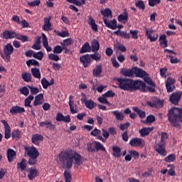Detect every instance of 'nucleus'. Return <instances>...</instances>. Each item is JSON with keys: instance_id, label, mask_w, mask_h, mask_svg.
<instances>
[{"instance_id": "f257e3e1", "label": "nucleus", "mask_w": 182, "mask_h": 182, "mask_svg": "<svg viewBox=\"0 0 182 182\" xmlns=\"http://www.w3.org/2000/svg\"><path fill=\"white\" fill-rule=\"evenodd\" d=\"M59 160L61 164L68 169L73 167V161L77 167L83 164V156L72 149L61 151L59 154Z\"/></svg>"}, {"instance_id": "f03ea898", "label": "nucleus", "mask_w": 182, "mask_h": 182, "mask_svg": "<svg viewBox=\"0 0 182 182\" xmlns=\"http://www.w3.org/2000/svg\"><path fill=\"white\" fill-rule=\"evenodd\" d=\"M119 85L123 90L134 92V90H141L146 92V82L140 80H133L129 79H119Z\"/></svg>"}, {"instance_id": "7ed1b4c3", "label": "nucleus", "mask_w": 182, "mask_h": 182, "mask_svg": "<svg viewBox=\"0 0 182 182\" xmlns=\"http://www.w3.org/2000/svg\"><path fill=\"white\" fill-rule=\"evenodd\" d=\"M168 119L173 126L177 127L178 124L182 122V109L172 108L168 114Z\"/></svg>"}, {"instance_id": "20e7f679", "label": "nucleus", "mask_w": 182, "mask_h": 182, "mask_svg": "<svg viewBox=\"0 0 182 182\" xmlns=\"http://www.w3.org/2000/svg\"><path fill=\"white\" fill-rule=\"evenodd\" d=\"M100 14L103 16V21L105 26L107 28H109V29H114V18H113L112 21H109V19H112L113 18V13L112 12V10L110 9L107 8L105 9L100 10Z\"/></svg>"}, {"instance_id": "39448f33", "label": "nucleus", "mask_w": 182, "mask_h": 182, "mask_svg": "<svg viewBox=\"0 0 182 182\" xmlns=\"http://www.w3.org/2000/svg\"><path fill=\"white\" fill-rule=\"evenodd\" d=\"M26 151L27 152V156L29 157L28 159V164L29 166H34L38 163V157H39V151L36 149V147H24Z\"/></svg>"}, {"instance_id": "423d86ee", "label": "nucleus", "mask_w": 182, "mask_h": 182, "mask_svg": "<svg viewBox=\"0 0 182 182\" xmlns=\"http://www.w3.org/2000/svg\"><path fill=\"white\" fill-rule=\"evenodd\" d=\"M168 139L167 133L162 132L161 134V141L155 146V150L161 156L166 157L167 156V151H166V141Z\"/></svg>"}, {"instance_id": "0eeeda50", "label": "nucleus", "mask_w": 182, "mask_h": 182, "mask_svg": "<svg viewBox=\"0 0 182 182\" xmlns=\"http://www.w3.org/2000/svg\"><path fill=\"white\" fill-rule=\"evenodd\" d=\"M87 151L90 153H95V151H106V148L97 141L87 144Z\"/></svg>"}, {"instance_id": "6e6552de", "label": "nucleus", "mask_w": 182, "mask_h": 182, "mask_svg": "<svg viewBox=\"0 0 182 182\" xmlns=\"http://www.w3.org/2000/svg\"><path fill=\"white\" fill-rule=\"evenodd\" d=\"M130 146L132 147H139L140 149H143L144 146H146V142L144 139L141 138H133L129 141Z\"/></svg>"}, {"instance_id": "1a4fd4ad", "label": "nucleus", "mask_w": 182, "mask_h": 182, "mask_svg": "<svg viewBox=\"0 0 182 182\" xmlns=\"http://www.w3.org/2000/svg\"><path fill=\"white\" fill-rule=\"evenodd\" d=\"M80 62L82 63L84 68H89V66L92 65L90 54H85L80 57Z\"/></svg>"}, {"instance_id": "9d476101", "label": "nucleus", "mask_w": 182, "mask_h": 182, "mask_svg": "<svg viewBox=\"0 0 182 182\" xmlns=\"http://www.w3.org/2000/svg\"><path fill=\"white\" fill-rule=\"evenodd\" d=\"M146 33L151 42H156V40L159 38V34L151 28H146Z\"/></svg>"}, {"instance_id": "9b49d317", "label": "nucleus", "mask_w": 182, "mask_h": 182, "mask_svg": "<svg viewBox=\"0 0 182 182\" xmlns=\"http://www.w3.org/2000/svg\"><path fill=\"white\" fill-rule=\"evenodd\" d=\"M1 123L4 126V138L8 140L11 137V126L8 124V121L2 119Z\"/></svg>"}, {"instance_id": "f8f14e48", "label": "nucleus", "mask_w": 182, "mask_h": 182, "mask_svg": "<svg viewBox=\"0 0 182 182\" xmlns=\"http://www.w3.org/2000/svg\"><path fill=\"white\" fill-rule=\"evenodd\" d=\"M174 83H176V80L173 79V77H169L167 78L166 81V87L167 89V92H173L175 89Z\"/></svg>"}, {"instance_id": "ddd939ff", "label": "nucleus", "mask_w": 182, "mask_h": 182, "mask_svg": "<svg viewBox=\"0 0 182 182\" xmlns=\"http://www.w3.org/2000/svg\"><path fill=\"white\" fill-rule=\"evenodd\" d=\"M56 122H64V123H70V115L64 116L63 114L58 112L55 117Z\"/></svg>"}, {"instance_id": "4468645a", "label": "nucleus", "mask_w": 182, "mask_h": 182, "mask_svg": "<svg viewBox=\"0 0 182 182\" xmlns=\"http://www.w3.org/2000/svg\"><path fill=\"white\" fill-rule=\"evenodd\" d=\"M100 133H102V131H100V129H98L97 128H95L90 132V135L94 136V137H97V139L102 141V143H106V139H104L103 136H102V135H100Z\"/></svg>"}, {"instance_id": "2eb2a0df", "label": "nucleus", "mask_w": 182, "mask_h": 182, "mask_svg": "<svg viewBox=\"0 0 182 182\" xmlns=\"http://www.w3.org/2000/svg\"><path fill=\"white\" fill-rule=\"evenodd\" d=\"M128 21H129V13L127 12V9H124L123 14H120L118 16V22L126 24L127 23Z\"/></svg>"}, {"instance_id": "dca6fc26", "label": "nucleus", "mask_w": 182, "mask_h": 182, "mask_svg": "<svg viewBox=\"0 0 182 182\" xmlns=\"http://www.w3.org/2000/svg\"><path fill=\"white\" fill-rule=\"evenodd\" d=\"M144 82H146V83H147V85H149V86L151 87H148L147 89H149V92H155L156 90L154 89V87H156V84H154V82H153V80H151V77H149V75H146L144 77Z\"/></svg>"}, {"instance_id": "f3484780", "label": "nucleus", "mask_w": 182, "mask_h": 182, "mask_svg": "<svg viewBox=\"0 0 182 182\" xmlns=\"http://www.w3.org/2000/svg\"><path fill=\"white\" fill-rule=\"evenodd\" d=\"M182 93L178 92H173L171 96H170V101L173 105H178V101L181 98Z\"/></svg>"}, {"instance_id": "a211bd4d", "label": "nucleus", "mask_w": 182, "mask_h": 182, "mask_svg": "<svg viewBox=\"0 0 182 182\" xmlns=\"http://www.w3.org/2000/svg\"><path fill=\"white\" fill-rule=\"evenodd\" d=\"M121 73L126 77H134V68H132V69L122 68L121 70Z\"/></svg>"}, {"instance_id": "6ab92c4d", "label": "nucleus", "mask_w": 182, "mask_h": 182, "mask_svg": "<svg viewBox=\"0 0 182 182\" xmlns=\"http://www.w3.org/2000/svg\"><path fill=\"white\" fill-rule=\"evenodd\" d=\"M4 52L6 56V59H10L11 55L14 53V46H12L11 43H8L6 46H4Z\"/></svg>"}, {"instance_id": "aec40b11", "label": "nucleus", "mask_w": 182, "mask_h": 182, "mask_svg": "<svg viewBox=\"0 0 182 182\" xmlns=\"http://www.w3.org/2000/svg\"><path fill=\"white\" fill-rule=\"evenodd\" d=\"M9 112L11 114H13V115L20 114L21 113H25V108L16 105V106H13L10 109Z\"/></svg>"}, {"instance_id": "412c9836", "label": "nucleus", "mask_w": 182, "mask_h": 182, "mask_svg": "<svg viewBox=\"0 0 182 182\" xmlns=\"http://www.w3.org/2000/svg\"><path fill=\"white\" fill-rule=\"evenodd\" d=\"M7 160L9 163H12L16 157V151L12 149H9L6 152Z\"/></svg>"}, {"instance_id": "4be33fe9", "label": "nucleus", "mask_w": 182, "mask_h": 182, "mask_svg": "<svg viewBox=\"0 0 182 182\" xmlns=\"http://www.w3.org/2000/svg\"><path fill=\"white\" fill-rule=\"evenodd\" d=\"M40 127H46V129H49V130H55L56 129V125L53 124L52 122L48 120H46L44 122H41L39 124Z\"/></svg>"}, {"instance_id": "5701e85b", "label": "nucleus", "mask_w": 182, "mask_h": 182, "mask_svg": "<svg viewBox=\"0 0 182 182\" xmlns=\"http://www.w3.org/2000/svg\"><path fill=\"white\" fill-rule=\"evenodd\" d=\"M153 130H154V127H144L139 130V134L141 137H146V136H149Z\"/></svg>"}, {"instance_id": "b1692460", "label": "nucleus", "mask_w": 182, "mask_h": 182, "mask_svg": "<svg viewBox=\"0 0 182 182\" xmlns=\"http://www.w3.org/2000/svg\"><path fill=\"white\" fill-rule=\"evenodd\" d=\"M134 76L136 77L144 78L145 76H149V74L144 70H141V68H134Z\"/></svg>"}, {"instance_id": "393cba45", "label": "nucleus", "mask_w": 182, "mask_h": 182, "mask_svg": "<svg viewBox=\"0 0 182 182\" xmlns=\"http://www.w3.org/2000/svg\"><path fill=\"white\" fill-rule=\"evenodd\" d=\"M81 102H84L87 109H90V110H92L96 107V103L94 102L92 100H86V98H85L84 100L81 99Z\"/></svg>"}, {"instance_id": "a878e982", "label": "nucleus", "mask_w": 182, "mask_h": 182, "mask_svg": "<svg viewBox=\"0 0 182 182\" xmlns=\"http://www.w3.org/2000/svg\"><path fill=\"white\" fill-rule=\"evenodd\" d=\"M43 104V94L41 93L37 95L35 97L34 101H33V106H40V105Z\"/></svg>"}, {"instance_id": "bb28decb", "label": "nucleus", "mask_w": 182, "mask_h": 182, "mask_svg": "<svg viewBox=\"0 0 182 182\" xmlns=\"http://www.w3.org/2000/svg\"><path fill=\"white\" fill-rule=\"evenodd\" d=\"M149 106L151 107H156V109H160V107H163L164 106V100H156L154 102H148Z\"/></svg>"}, {"instance_id": "cd10ccee", "label": "nucleus", "mask_w": 182, "mask_h": 182, "mask_svg": "<svg viewBox=\"0 0 182 182\" xmlns=\"http://www.w3.org/2000/svg\"><path fill=\"white\" fill-rule=\"evenodd\" d=\"M43 140V136L39 134H36L33 135L31 138V141L35 144L36 146H39V141H42Z\"/></svg>"}, {"instance_id": "c85d7f7f", "label": "nucleus", "mask_w": 182, "mask_h": 182, "mask_svg": "<svg viewBox=\"0 0 182 182\" xmlns=\"http://www.w3.org/2000/svg\"><path fill=\"white\" fill-rule=\"evenodd\" d=\"M55 83V80L52 78L50 82L46 80V78L43 77L41 79V85L43 87V89H48L49 86H52Z\"/></svg>"}, {"instance_id": "c756f323", "label": "nucleus", "mask_w": 182, "mask_h": 182, "mask_svg": "<svg viewBox=\"0 0 182 182\" xmlns=\"http://www.w3.org/2000/svg\"><path fill=\"white\" fill-rule=\"evenodd\" d=\"M100 48V45L99 44V41L97 40H92L91 42V50L94 53H96V52H98L99 49Z\"/></svg>"}, {"instance_id": "7c9ffc66", "label": "nucleus", "mask_w": 182, "mask_h": 182, "mask_svg": "<svg viewBox=\"0 0 182 182\" xmlns=\"http://www.w3.org/2000/svg\"><path fill=\"white\" fill-rule=\"evenodd\" d=\"M87 52H92V47L89 43L86 42L82 45L81 49L80 50V53H87Z\"/></svg>"}, {"instance_id": "2f4dec72", "label": "nucleus", "mask_w": 182, "mask_h": 182, "mask_svg": "<svg viewBox=\"0 0 182 182\" xmlns=\"http://www.w3.org/2000/svg\"><path fill=\"white\" fill-rule=\"evenodd\" d=\"M39 175L38 174V171L36 169L31 168L28 170V178L29 180L31 181L35 178L36 177H38Z\"/></svg>"}, {"instance_id": "473e14b6", "label": "nucleus", "mask_w": 182, "mask_h": 182, "mask_svg": "<svg viewBox=\"0 0 182 182\" xmlns=\"http://www.w3.org/2000/svg\"><path fill=\"white\" fill-rule=\"evenodd\" d=\"M42 36L43 47L46 49L47 52H52V48L49 47V44L48 43V38L46 37V35H45V33H42Z\"/></svg>"}, {"instance_id": "72a5a7b5", "label": "nucleus", "mask_w": 182, "mask_h": 182, "mask_svg": "<svg viewBox=\"0 0 182 182\" xmlns=\"http://www.w3.org/2000/svg\"><path fill=\"white\" fill-rule=\"evenodd\" d=\"M114 34L117 35V36H120L121 38H124V39H130V35L127 33V32L121 31L120 29L114 31Z\"/></svg>"}, {"instance_id": "f704fd0d", "label": "nucleus", "mask_w": 182, "mask_h": 182, "mask_svg": "<svg viewBox=\"0 0 182 182\" xmlns=\"http://www.w3.org/2000/svg\"><path fill=\"white\" fill-rule=\"evenodd\" d=\"M69 106H70V110L72 113V114H76L77 113V105L75 104V102L73 100H69Z\"/></svg>"}, {"instance_id": "c9c22d12", "label": "nucleus", "mask_w": 182, "mask_h": 182, "mask_svg": "<svg viewBox=\"0 0 182 182\" xmlns=\"http://www.w3.org/2000/svg\"><path fill=\"white\" fill-rule=\"evenodd\" d=\"M159 45L161 48H167V36L165 34L159 37Z\"/></svg>"}, {"instance_id": "e433bc0d", "label": "nucleus", "mask_w": 182, "mask_h": 182, "mask_svg": "<svg viewBox=\"0 0 182 182\" xmlns=\"http://www.w3.org/2000/svg\"><path fill=\"white\" fill-rule=\"evenodd\" d=\"M26 159H22L21 161L17 164V168H19L21 171H24V170H26L27 164H26Z\"/></svg>"}, {"instance_id": "4c0bfd02", "label": "nucleus", "mask_w": 182, "mask_h": 182, "mask_svg": "<svg viewBox=\"0 0 182 182\" xmlns=\"http://www.w3.org/2000/svg\"><path fill=\"white\" fill-rule=\"evenodd\" d=\"M88 25H90L91 29H92L94 32H97V24H96L95 19H93L92 16L89 17Z\"/></svg>"}, {"instance_id": "58836bf2", "label": "nucleus", "mask_w": 182, "mask_h": 182, "mask_svg": "<svg viewBox=\"0 0 182 182\" xmlns=\"http://www.w3.org/2000/svg\"><path fill=\"white\" fill-rule=\"evenodd\" d=\"M102 73V65H96L95 68L92 71L93 76H95L97 77L98 76H100Z\"/></svg>"}, {"instance_id": "ea45409f", "label": "nucleus", "mask_w": 182, "mask_h": 182, "mask_svg": "<svg viewBox=\"0 0 182 182\" xmlns=\"http://www.w3.org/2000/svg\"><path fill=\"white\" fill-rule=\"evenodd\" d=\"M21 77L24 82H31L32 80V75L28 72L22 73Z\"/></svg>"}, {"instance_id": "a19ab883", "label": "nucleus", "mask_w": 182, "mask_h": 182, "mask_svg": "<svg viewBox=\"0 0 182 182\" xmlns=\"http://www.w3.org/2000/svg\"><path fill=\"white\" fill-rule=\"evenodd\" d=\"M31 74L36 79H41V71L37 68H31Z\"/></svg>"}, {"instance_id": "79ce46f5", "label": "nucleus", "mask_w": 182, "mask_h": 182, "mask_svg": "<svg viewBox=\"0 0 182 182\" xmlns=\"http://www.w3.org/2000/svg\"><path fill=\"white\" fill-rule=\"evenodd\" d=\"M164 161L165 163H173V161H176V154H171L168 155L164 159Z\"/></svg>"}, {"instance_id": "37998d69", "label": "nucleus", "mask_w": 182, "mask_h": 182, "mask_svg": "<svg viewBox=\"0 0 182 182\" xmlns=\"http://www.w3.org/2000/svg\"><path fill=\"white\" fill-rule=\"evenodd\" d=\"M32 100H33V95H30L27 98L24 100V106L26 107H32L31 103H32Z\"/></svg>"}, {"instance_id": "c03bdc74", "label": "nucleus", "mask_w": 182, "mask_h": 182, "mask_svg": "<svg viewBox=\"0 0 182 182\" xmlns=\"http://www.w3.org/2000/svg\"><path fill=\"white\" fill-rule=\"evenodd\" d=\"M66 1L69 4H74V5H76V6H80L82 4H83V5L86 4V0H80V1H79L78 0H66Z\"/></svg>"}, {"instance_id": "a18cd8bd", "label": "nucleus", "mask_w": 182, "mask_h": 182, "mask_svg": "<svg viewBox=\"0 0 182 182\" xmlns=\"http://www.w3.org/2000/svg\"><path fill=\"white\" fill-rule=\"evenodd\" d=\"M133 111L136 112L141 119H144V117H146V112L144 111H141L139 107H133Z\"/></svg>"}, {"instance_id": "49530a36", "label": "nucleus", "mask_w": 182, "mask_h": 182, "mask_svg": "<svg viewBox=\"0 0 182 182\" xmlns=\"http://www.w3.org/2000/svg\"><path fill=\"white\" fill-rule=\"evenodd\" d=\"M22 137V132L19 129H16L12 132V139H19Z\"/></svg>"}, {"instance_id": "de8ad7c7", "label": "nucleus", "mask_w": 182, "mask_h": 182, "mask_svg": "<svg viewBox=\"0 0 182 182\" xmlns=\"http://www.w3.org/2000/svg\"><path fill=\"white\" fill-rule=\"evenodd\" d=\"M54 33H56L58 36H60V38H67L68 36H69V31H66L59 32L55 30Z\"/></svg>"}, {"instance_id": "09e8293b", "label": "nucleus", "mask_w": 182, "mask_h": 182, "mask_svg": "<svg viewBox=\"0 0 182 182\" xmlns=\"http://www.w3.org/2000/svg\"><path fill=\"white\" fill-rule=\"evenodd\" d=\"M26 63L28 68H31V65L32 66H39V62L33 59L27 60Z\"/></svg>"}, {"instance_id": "8fccbe9b", "label": "nucleus", "mask_w": 182, "mask_h": 182, "mask_svg": "<svg viewBox=\"0 0 182 182\" xmlns=\"http://www.w3.org/2000/svg\"><path fill=\"white\" fill-rule=\"evenodd\" d=\"M2 39H11V31L6 30L1 34Z\"/></svg>"}, {"instance_id": "3c124183", "label": "nucleus", "mask_w": 182, "mask_h": 182, "mask_svg": "<svg viewBox=\"0 0 182 182\" xmlns=\"http://www.w3.org/2000/svg\"><path fill=\"white\" fill-rule=\"evenodd\" d=\"M90 58L91 59H92V60L97 61V60H100V59H102V55L99 53L96 52L93 54L90 55Z\"/></svg>"}, {"instance_id": "603ef678", "label": "nucleus", "mask_w": 182, "mask_h": 182, "mask_svg": "<svg viewBox=\"0 0 182 182\" xmlns=\"http://www.w3.org/2000/svg\"><path fill=\"white\" fill-rule=\"evenodd\" d=\"M33 57L35 59H38V60H42V59H43V53L42 51H38L37 53H34L33 54Z\"/></svg>"}, {"instance_id": "864d4df0", "label": "nucleus", "mask_w": 182, "mask_h": 182, "mask_svg": "<svg viewBox=\"0 0 182 182\" xmlns=\"http://www.w3.org/2000/svg\"><path fill=\"white\" fill-rule=\"evenodd\" d=\"M63 175H64V178L65 180V182L72 181V175H70V172L68 171H65Z\"/></svg>"}, {"instance_id": "5fc2aeb1", "label": "nucleus", "mask_w": 182, "mask_h": 182, "mask_svg": "<svg viewBox=\"0 0 182 182\" xmlns=\"http://www.w3.org/2000/svg\"><path fill=\"white\" fill-rule=\"evenodd\" d=\"M16 39H18V41H21V42H28V36H23L17 33L16 36Z\"/></svg>"}, {"instance_id": "6e6d98bb", "label": "nucleus", "mask_w": 182, "mask_h": 182, "mask_svg": "<svg viewBox=\"0 0 182 182\" xmlns=\"http://www.w3.org/2000/svg\"><path fill=\"white\" fill-rule=\"evenodd\" d=\"M28 89H30L31 94L33 95H38L39 93V88L33 86H28Z\"/></svg>"}, {"instance_id": "4d7b16f0", "label": "nucleus", "mask_w": 182, "mask_h": 182, "mask_svg": "<svg viewBox=\"0 0 182 182\" xmlns=\"http://www.w3.org/2000/svg\"><path fill=\"white\" fill-rule=\"evenodd\" d=\"M48 59H50V60H54V62H58V60H60L59 56L55 53H51L48 55Z\"/></svg>"}, {"instance_id": "13d9d810", "label": "nucleus", "mask_w": 182, "mask_h": 182, "mask_svg": "<svg viewBox=\"0 0 182 182\" xmlns=\"http://www.w3.org/2000/svg\"><path fill=\"white\" fill-rule=\"evenodd\" d=\"M135 6L139 9H142L144 11L146 6L144 5V2L143 1H138L135 3Z\"/></svg>"}, {"instance_id": "bf43d9fd", "label": "nucleus", "mask_w": 182, "mask_h": 182, "mask_svg": "<svg viewBox=\"0 0 182 182\" xmlns=\"http://www.w3.org/2000/svg\"><path fill=\"white\" fill-rule=\"evenodd\" d=\"M41 4V0H34L31 2H27V5L30 7H33V6H39Z\"/></svg>"}, {"instance_id": "052dcab7", "label": "nucleus", "mask_w": 182, "mask_h": 182, "mask_svg": "<svg viewBox=\"0 0 182 182\" xmlns=\"http://www.w3.org/2000/svg\"><path fill=\"white\" fill-rule=\"evenodd\" d=\"M129 33L132 34V39H139V31L131 30Z\"/></svg>"}, {"instance_id": "680f3d73", "label": "nucleus", "mask_w": 182, "mask_h": 182, "mask_svg": "<svg viewBox=\"0 0 182 182\" xmlns=\"http://www.w3.org/2000/svg\"><path fill=\"white\" fill-rule=\"evenodd\" d=\"M19 92L24 96H28V95H29V89H28L27 87H23L22 88H20Z\"/></svg>"}, {"instance_id": "e2e57ef3", "label": "nucleus", "mask_w": 182, "mask_h": 182, "mask_svg": "<svg viewBox=\"0 0 182 182\" xmlns=\"http://www.w3.org/2000/svg\"><path fill=\"white\" fill-rule=\"evenodd\" d=\"M63 52L62 46H55L53 48V53L56 55H59Z\"/></svg>"}, {"instance_id": "0e129e2a", "label": "nucleus", "mask_w": 182, "mask_h": 182, "mask_svg": "<svg viewBox=\"0 0 182 182\" xmlns=\"http://www.w3.org/2000/svg\"><path fill=\"white\" fill-rule=\"evenodd\" d=\"M114 114H115L116 119L117 120H123V119L124 117L123 112H120L119 111H114Z\"/></svg>"}, {"instance_id": "69168bd1", "label": "nucleus", "mask_w": 182, "mask_h": 182, "mask_svg": "<svg viewBox=\"0 0 182 182\" xmlns=\"http://www.w3.org/2000/svg\"><path fill=\"white\" fill-rule=\"evenodd\" d=\"M98 102H100V103H102V105H109V101H107V100L106 99V97L103 95L98 98Z\"/></svg>"}, {"instance_id": "338daca9", "label": "nucleus", "mask_w": 182, "mask_h": 182, "mask_svg": "<svg viewBox=\"0 0 182 182\" xmlns=\"http://www.w3.org/2000/svg\"><path fill=\"white\" fill-rule=\"evenodd\" d=\"M161 2V0H149V6H156V5H159Z\"/></svg>"}, {"instance_id": "774afa93", "label": "nucleus", "mask_w": 182, "mask_h": 182, "mask_svg": "<svg viewBox=\"0 0 182 182\" xmlns=\"http://www.w3.org/2000/svg\"><path fill=\"white\" fill-rule=\"evenodd\" d=\"M102 96H104V97H114V92H113L112 90H109L107 92H105V94L102 95Z\"/></svg>"}]
</instances>
